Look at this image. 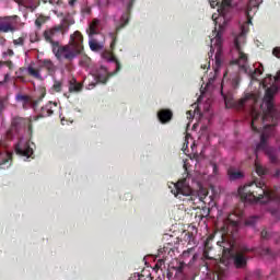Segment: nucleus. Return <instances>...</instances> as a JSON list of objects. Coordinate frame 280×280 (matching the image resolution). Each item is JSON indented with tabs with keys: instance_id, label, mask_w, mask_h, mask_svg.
<instances>
[{
	"instance_id": "obj_1",
	"label": "nucleus",
	"mask_w": 280,
	"mask_h": 280,
	"mask_svg": "<svg viewBox=\"0 0 280 280\" xmlns=\"http://www.w3.org/2000/svg\"><path fill=\"white\" fill-rule=\"evenodd\" d=\"M230 9L231 0H222L221 7L218 10L219 16H215V14L212 15L215 30H218L215 37L211 39V51L215 52V71L222 67V34H224V31L231 22V16L228 15Z\"/></svg>"
},
{
	"instance_id": "obj_2",
	"label": "nucleus",
	"mask_w": 280,
	"mask_h": 280,
	"mask_svg": "<svg viewBox=\"0 0 280 280\" xmlns=\"http://www.w3.org/2000/svg\"><path fill=\"white\" fill-rule=\"evenodd\" d=\"M242 32L234 39L235 48L232 50V54H236L238 58L234 60L235 65H238L245 73L252 75L253 80H257V75H261L264 73V68H256L255 70L248 69V57L246 54L242 51V45L246 43V34L248 33V27L243 25L241 27Z\"/></svg>"
},
{
	"instance_id": "obj_3",
	"label": "nucleus",
	"mask_w": 280,
	"mask_h": 280,
	"mask_svg": "<svg viewBox=\"0 0 280 280\" xmlns=\"http://www.w3.org/2000/svg\"><path fill=\"white\" fill-rule=\"evenodd\" d=\"M250 186L238 188V194L245 202H262L266 203L272 199V192L268 190L266 185L261 182L249 189Z\"/></svg>"
},
{
	"instance_id": "obj_4",
	"label": "nucleus",
	"mask_w": 280,
	"mask_h": 280,
	"mask_svg": "<svg viewBox=\"0 0 280 280\" xmlns=\"http://www.w3.org/2000/svg\"><path fill=\"white\" fill-rule=\"evenodd\" d=\"M82 49H84V47L82 46V34H80V32H75L71 36V43L69 45L58 46V43H56L54 44L52 51L56 58H66V60H73L75 56L82 54Z\"/></svg>"
},
{
	"instance_id": "obj_5",
	"label": "nucleus",
	"mask_w": 280,
	"mask_h": 280,
	"mask_svg": "<svg viewBox=\"0 0 280 280\" xmlns=\"http://www.w3.org/2000/svg\"><path fill=\"white\" fill-rule=\"evenodd\" d=\"M279 78L280 72L276 77H267L262 81V86L267 90L260 108L265 115H268V113H272V100L275 95H277V92L279 91V84H277Z\"/></svg>"
},
{
	"instance_id": "obj_6",
	"label": "nucleus",
	"mask_w": 280,
	"mask_h": 280,
	"mask_svg": "<svg viewBox=\"0 0 280 280\" xmlns=\"http://www.w3.org/2000/svg\"><path fill=\"white\" fill-rule=\"evenodd\" d=\"M175 189L176 191L173 192L174 196H178V194H182V196H191V188L189 185L185 184V180L177 182L175 184Z\"/></svg>"
},
{
	"instance_id": "obj_7",
	"label": "nucleus",
	"mask_w": 280,
	"mask_h": 280,
	"mask_svg": "<svg viewBox=\"0 0 280 280\" xmlns=\"http://www.w3.org/2000/svg\"><path fill=\"white\" fill-rule=\"evenodd\" d=\"M0 32H14V18L0 19Z\"/></svg>"
},
{
	"instance_id": "obj_8",
	"label": "nucleus",
	"mask_w": 280,
	"mask_h": 280,
	"mask_svg": "<svg viewBox=\"0 0 280 280\" xmlns=\"http://www.w3.org/2000/svg\"><path fill=\"white\" fill-rule=\"evenodd\" d=\"M172 117H174V114L170 109H161L158 113V118L160 119L161 124H167L172 121Z\"/></svg>"
},
{
	"instance_id": "obj_9",
	"label": "nucleus",
	"mask_w": 280,
	"mask_h": 280,
	"mask_svg": "<svg viewBox=\"0 0 280 280\" xmlns=\"http://www.w3.org/2000/svg\"><path fill=\"white\" fill-rule=\"evenodd\" d=\"M257 102V96L255 94H246L243 98L238 101V106H253Z\"/></svg>"
},
{
	"instance_id": "obj_10",
	"label": "nucleus",
	"mask_w": 280,
	"mask_h": 280,
	"mask_svg": "<svg viewBox=\"0 0 280 280\" xmlns=\"http://www.w3.org/2000/svg\"><path fill=\"white\" fill-rule=\"evenodd\" d=\"M94 75L98 82L106 84V81L108 80V70H106L104 67H101L98 70H96Z\"/></svg>"
},
{
	"instance_id": "obj_11",
	"label": "nucleus",
	"mask_w": 280,
	"mask_h": 280,
	"mask_svg": "<svg viewBox=\"0 0 280 280\" xmlns=\"http://www.w3.org/2000/svg\"><path fill=\"white\" fill-rule=\"evenodd\" d=\"M15 152L18 154H21V156H27V159H30V155L33 154L34 151L32 150V148L25 144L24 147L18 145Z\"/></svg>"
},
{
	"instance_id": "obj_12",
	"label": "nucleus",
	"mask_w": 280,
	"mask_h": 280,
	"mask_svg": "<svg viewBox=\"0 0 280 280\" xmlns=\"http://www.w3.org/2000/svg\"><path fill=\"white\" fill-rule=\"evenodd\" d=\"M57 32H60V27L49 28L44 32V38L48 40V43H52L54 36H56Z\"/></svg>"
},
{
	"instance_id": "obj_13",
	"label": "nucleus",
	"mask_w": 280,
	"mask_h": 280,
	"mask_svg": "<svg viewBox=\"0 0 280 280\" xmlns=\"http://www.w3.org/2000/svg\"><path fill=\"white\" fill-rule=\"evenodd\" d=\"M12 159V154L5 152V149L0 144V165H4Z\"/></svg>"
},
{
	"instance_id": "obj_14",
	"label": "nucleus",
	"mask_w": 280,
	"mask_h": 280,
	"mask_svg": "<svg viewBox=\"0 0 280 280\" xmlns=\"http://www.w3.org/2000/svg\"><path fill=\"white\" fill-rule=\"evenodd\" d=\"M97 25H100V20L94 19L89 26V36H95L97 34Z\"/></svg>"
},
{
	"instance_id": "obj_15",
	"label": "nucleus",
	"mask_w": 280,
	"mask_h": 280,
	"mask_svg": "<svg viewBox=\"0 0 280 280\" xmlns=\"http://www.w3.org/2000/svg\"><path fill=\"white\" fill-rule=\"evenodd\" d=\"M244 264H246V258H244V255L237 254L235 257L236 268H242V266H244Z\"/></svg>"
},
{
	"instance_id": "obj_16",
	"label": "nucleus",
	"mask_w": 280,
	"mask_h": 280,
	"mask_svg": "<svg viewBox=\"0 0 280 280\" xmlns=\"http://www.w3.org/2000/svg\"><path fill=\"white\" fill-rule=\"evenodd\" d=\"M27 73L31 74L33 78H40V72L32 65L27 67Z\"/></svg>"
},
{
	"instance_id": "obj_17",
	"label": "nucleus",
	"mask_w": 280,
	"mask_h": 280,
	"mask_svg": "<svg viewBox=\"0 0 280 280\" xmlns=\"http://www.w3.org/2000/svg\"><path fill=\"white\" fill-rule=\"evenodd\" d=\"M275 130V127L272 126H267L264 128V132L261 135V143H266V137H268V132H272Z\"/></svg>"
},
{
	"instance_id": "obj_18",
	"label": "nucleus",
	"mask_w": 280,
	"mask_h": 280,
	"mask_svg": "<svg viewBox=\"0 0 280 280\" xmlns=\"http://www.w3.org/2000/svg\"><path fill=\"white\" fill-rule=\"evenodd\" d=\"M69 91L71 93H78L79 91H82V83H71Z\"/></svg>"
},
{
	"instance_id": "obj_19",
	"label": "nucleus",
	"mask_w": 280,
	"mask_h": 280,
	"mask_svg": "<svg viewBox=\"0 0 280 280\" xmlns=\"http://www.w3.org/2000/svg\"><path fill=\"white\" fill-rule=\"evenodd\" d=\"M255 167H256V173L258 174V176H264V174H266V168H264V166H261V164L259 162L256 161Z\"/></svg>"
},
{
	"instance_id": "obj_20",
	"label": "nucleus",
	"mask_w": 280,
	"mask_h": 280,
	"mask_svg": "<svg viewBox=\"0 0 280 280\" xmlns=\"http://www.w3.org/2000/svg\"><path fill=\"white\" fill-rule=\"evenodd\" d=\"M90 48L92 51H100L102 49V45L95 42V39L90 40Z\"/></svg>"
},
{
	"instance_id": "obj_21",
	"label": "nucleus",
	"mask_w": 280,
	"mask_h": 280,
	"mask_svg": "<svg viewBox=\"0 0 280 280\" xmlns=\"http://www.w3.org/2000/svg\"><path fill=\"white\" fill-rule=\"evenodd\" d=\"M258 114L257 110H252V128L255 130V124H257Z\"/></svg>"
},
{
	"instance_id": "obj_22",
	"label": "nucleus",
	"mask_w": 280,
	"mask_h": 280,
	"mask_svg": "<svg viewBox=\"0 0 280 280\" xmlns=\"http://www.w3.org/2000/svg\"><path fill=\"white\" fill-rule=\"evenodd\" d=\"M230 178H242V172H232L229 171Z\"/></svg>"
},
{
	"instance_id": "obj_23",
	"label": "nucleus",
	"mask_w": 280,
	"mask_h": 280,
	"mask_svg": "<svg viewBox=\"0 0 280 280\" xmlns=\"http://www.w3.org/2000/svg\"><path fill=\"white\" fill-rule=\"evenodd\" d=\"M54 91H56L57 93H60V91L62 90V83L61 82H56L54 84Z\"/></svg>"
},
{
	"instance_id": "obj_24",
	"label": "nucleus",
	"mask_w": 280,
	"mask_h": 280,
	"mask_svg": "<svg viewBox=\"0 0 280 280\" xmlns=\"http://www.w3.org/2000/svg\"><path fill=\"white\" fill-rule=\"evenodd\" d=\"M259 3H261V0H250L249 1V5H252L253 8H258Z\"/></svg>"
},
{
	"instance_id": "obj_25",
	"label": "nucleus",
	"mask_w": 280,
	"mask_h": 280,
	"mask_svg": "<svg viewBox=\"0 0 280 280\" xmlns=\"http://www.w3.org/2000/svg\"><path fill=\"white\" fill-rule=\"evenodd\" d=\"M44 65H45L46 67H48V69L54 70V63H52L50 60L44 61Z\"/></svg>"
},
{
	"instance_id": "obj_26",
	"label": "nucleus",
	"mask_w": 280,
	"mask_h": 280,
	"mask_svg": "<svg viewBox=\"0 0 280 280\" xmlns=\"http://www.w3.org/2000/svg\"><path fill=\"white\" fill-rule=\"evenodd\" d=\"M36 25H38V27H40V25H43V23H45V20L43 18H38L36 21H35Z\"/></svg>"
},
{
	"instance_id": "obj_27",
	"label": "nucleus",
	"mask_w": 280,
	"mask_h": 280,
	"mask_svg": "<svg viewBox=\"0 0 280 280\" xmlns=\"http://www.w3.org/2000/svg\"><path fill=\"white\" fill-rule=\"evenodd\" d=\"M272 54L276 56V58H280V48H275Z\"/></svg>"
},
{
	"instance_id": "obj_28",
	"label": "nucleus",
	"mask_w": 280,
	"mask_h": 280,
	"mask_svg": "<svg viewBox=\"0 0 280 280\" xmlns=\"http://www.w3.org/2000/svg\"><path fill=\"white\" fill-rule=\"evenodd\" d=\"M210 5L211 8H215L218 5V1L215 0L210 1Z\"/></svg>"
},
{
	"instance_id": "obj_29",
	"label": "nucleus",
	"mask_w": 280,
	"mask_h": 280,
	"mask_svg": "<svg viewBox=\"0 0 280 280\" xmlns=\"http://www.w3.org/2000/svg\"><path fill=\"white\" fill-rule=\"evenodd\" d=\"M14 44L15 45H23V39L22 38H19L16 40H14Z\"/></svg>"
},
{
	"instance_id": "obj_30",
	"label": "nucleus",
	"mask_w": 280,
	"mask_h": 280,
	"mask_svg": "<svg viewBox=\"0 0 280 280\" xmlns=\"http://www.w3.org/2000/svg\"><path fill=\"white\" fill-rule=\"evenodd\" d=\"M78 0H70L69 1V5H75V2H77Z\"/></svg>"
},
{
	"instance_id": "obj_31",
	"label": "nucleus",
	"mask_w": 280,
	"mask_h": 280,
	"mask_svg": "<svg viewBox=\"0 0 280 280\" xmlns=\"http://www.w3.org/2000/svg\"><path fill=\"white\" fill-rule=\"evenodd\" d=\"M45 1V3H56V0H44Z\"/></svg>"
},
{
	"instance_id": "obj_32",
	"label": "nucleus",
	"mask_w": 280,
	"mask_h": 280,
	"mask_svg": "<svg viewBox=\"0 0 280 280\" xmlns=\"http://www.w3.org/2000/svg\"><path fill=\"white\" fill-rule=\"evenodd\" d=\"M269 159H270V161L275 162V155L269 154Z\"/></svg>"
},
{
	"instance_id": "obj_33",
	"label": "nucleus",
	"mask_w": 280,
	"mask_h": 280,
	"mask_svg": "<svg viewBox=\"0 0 280 280\" xmlns=\"http://www.w3.org/2000/svg\"><path fill=\"white\" fill-rule=\"evenodd\" d=\"M246 224H253V222H250V221H247V222H246Z\"/></svg>"
},
{
	"instance_id": "obj_34",
	"label": "nucleus",
	"mask_w": 280,
	"mask_h": 280,
	"mask_svg": "<svg viewBox=\"0 0 280 280\" xmlns=\"http://www.w3.org/2000/svg\"><path fill=\"white\" fill-rule=\"evenodd\" d=\"M0 67H3V62L0 61Z\"/></svg>"
},
{
	"instance_id": "obj_35",
	"label": "nucleus",
	"mask_w": 280,
	"mask_h": 280,
	"mask_svg": "<svg viewBox=\"0 0 280 280\" xmlns=\"http://www.w3.org/2000/svg\"><path fill=\"white\" fill-rule=\"evenodd\" d=\"M259 148H261V144L257 147V150H259Z\"/></svg>"
},
{
	"instance_id": "obj_36",
	"label": "nucleus",
	"mask_w": 280,
	"mask_h": 280,
	"mask_svg": "<svg viewBox=\"0 0 280 280\" xmlns=\"http://www.w3.org/2000/svg\"><path fill=\"white\" fill-rule=\"evenodd\" d=\"M248 23H250V20H248Z\"/></svg>"
}]
</instances>
